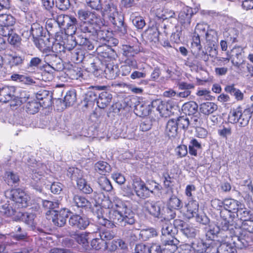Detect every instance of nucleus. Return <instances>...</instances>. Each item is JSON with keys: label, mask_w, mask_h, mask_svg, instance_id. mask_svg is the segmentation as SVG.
Masks as SVG:
<instances>
[{"label": "nucleus", "mask_w": 253, "mask_h": 253, "mask_svg": "<svg viewBox=\"0 0 253 253\" xmlns=\"http://www.w3.org/2000/svg\"><path fill=\"white\" fill-rule=\"evenodd\" d=\"M102 209H99L96 212V222L108 228H113L115 224L125 227L132 225L135 222L134 212L118 198H114V206L108 212L110 220L102 215Z\"/></svg>", "instance_id": "f257e3e1"}, {"label": "nucleus", "mask_w": 253, "mask_h": 253, "mask_svg": "<svg viewBox=\"0 0 253 253\" xmlns=\"http://www.w3.org/2000/svg\"><path fill=\"white\" fill-rule=\"evenodd\" d=\"M80 20L84 21L79 27V30L88 38L92 37L94 40H106V31L103 29V24L100 16L94 11L80 9L77 12Z\"/></svg>", "instance_id": "f03ea898"}, {"label": "nucleus", "mask_w": 253, "mask_h": 253, "mask_svg": "<svg viewBox=\"0 0 253 253\" xmlns=\"http://www.w3.org/2000/svg\"><path fill=\"white\" fill-rule=\"evenodd\" d=\"M101 11L102 16L112 23L117 24V20L120 18L117 5L112 0H105L102 4Z\"/></svg>", "instance_id": "7ed1b4c3"}, {"label": "nucleus", "mask_w": 253, "mask_h": 253, "mask_svg": "<svg viewBox=\"0 0 253 253\" xmlns=\"http://www.w3.org/2000/svg\"><path fill=\"white\" fill-rule=\"evenodd\" d=\"M67 175L72 180L77 181L78 188L84 193L89 194L93 191L85 179L82 178L83 173L80 169L74 167L69 168L67 170Z\"/></svg>", "instance_id": "20e7f679"}, {"label": "nucleus", "mask_w": 253, "mask_h": 253, "mask_svg": "<svg viewBox=\"0 0 253 253\" xmlns=\"http://www.w3.org/2000/svg\"><path fill=\"white\" fill-rule=\"evenodd\" d=\"M94 202V205L96 207V210L94 211V220L96 222L97 217L95 214L96 212L99 209H102V215L104 216L105 210L108 211V212L112 209L114 206V198L113 201L109 199L108 197L105 196L102 192H94L92 197Z\"/></svg>", "instance_id": "39448f33"}, {"label": "nucleus", "mask_w": 253, "mask_h": 253, "mask_svg": "<svg viewBox=\"0 0 253 253\" xmlns=\"http://www.w3.org/2000/svg\"><path fill=\"white\" fill-rule=\"evenodd\" d=\"M199 204L198 201L195 200H190L185 205V216L188 218L195 217L197 222L203 224H206L209 219L205 215H200L198 213Z\"/></svg>", "instance_id": "423d86ee"}, {"label": "nucleus", "mask_w": 253, "mask_h": 253, "mask_svg": "<svg viewBox=\"0 0 253 253\" xmlns=\"http://www.w3.org/2000/svg\"><path fill=\"white\" fill-rule=\"evenodd\" d=\"M4 195L6 198L19 204L22 208L26 207L30 200V197L20 188L7 190Z\"/></svg>", "instance_id": "0eeeda50"}, {"label": "nucleus", "mask_w": 253, "mask_h": 253, "mask_svg": "<svg viewBox=\"0 0 253 253\" xmlns=\"http://www.w3.org/2000/svg\"><path fill=\"white\" fill-rule=\"evenodd\" d=\"M45 166L39 163L34 164L31 166L30 169L32 171L31 178L38 184V189L40 191L42 190V187L47 184V180L43 170H44Z\"/></svg>", "instance_id": "6e6552de"}, {"label": "nucleus", "mask_w": 253, "mask_h": 253, "mask_svg": "<svg viewBox=\"0 0 253 253\" xmlns=\"http://www.w3.org/2000/svg\"><path fill=\"white\" fill-rule=\"evenodd\" d=\"M132 188L136 195L140 198L144 199L150 196L153 190L147 187L140 178L134 177L132 180Z\"/></svg>", "instance_id": "1a4fd4ad"}, {"label": "nucleus", "mask_w": 253, "mask_h": 253, "mask_svg": "<svg viewBox=\"0 0 253 253\" xmlns=\"http://www.w3.org/2000/svg\"><path fill=\"white\" fill-rule=\"evenodd\" d=\"M175 216V213H173L170 214V217H164V219L161 220L162 226V237L170 238V237H174L176 231L175 228L174 227V224L172 225L169 221L170 219H173Z\"/></svg>", "instance_id": "9d476101"}, {"label": "nucleus", "mask_w": 253, "mask_h": 253, "mask_svg": "<svg viewBox=\"0 0 253 253\" xmlns=\"http://www.w3.org/2000/svg\"><path fill=\"white\" fill-rule=\"evenodd\" d=\"M191 8L188 6L184 7L179 12L178 21L181 24V28L188 30L191 22V18L193 15Z\"/></svg>", "instance_id": "9b49d317"}, {"label": "nucleus", "mask_w": 253, "mask_h": 253, "mask_svg": "<svg viewBox=\"0 0 253 253\" xmlns=\"http://www.w3.org/2000/svg\"><path fill=\"white\" fill-rule=\"evenodd\" d=\"M49 212L51 218L48 217V218L49 220L51 219L55 225L62 227L65 225L66 219L69 216V211L68 209H64L60 211H49Z\"/></svg>", "instance_id": "f8f14e48"}, {"label": "nucleus", "mask_w": 253, "mask_h": 253, "mask_svg": "<svg viewBox=\"0 0 253 253\" xmlns=\"http://www.w3.org/2000/svg\"><path fill=\"white\" fill-rule=\"evenodd\" d=\"M90 234V233L89 232H84L78 233L72 231L69 233L70 236L75 240L84 251H90L89 243L88 242Z\"/></svg>", "instance_id": "ddd939ff"}, {"label": "nucleus", "mask_w": 253, "mask_h": 253, "mask_svg": "<svg viewBox=\"0 0 253 253\" xmlns=\"http://www.w3.org/2000/svg\"><path fill=\"white\" fill-rule=\"evenodd\" d=\"M69 224L74 229H85L89 225L87 218L77 214H73L69 219Z\"/></svg>", "instance_id": "4468645a"}, {"label": "nucleus", "mask_w": 253, "mask_h": 253, "mask_svg": "<svg viewBox=\"0 0 253 253\" xmlns=\"http://www.w3.org/2000/svg\"><path fill=\"white\" fill-rule=\"evenodd\" d=\"M173 224H174L175 226L177 227L178 229H180L187 237H194L197 234V230L195 228L181 220H175Z\"/></svg>", "instance_id": "2eb2a0df"}, {"label": "nucleus", "mask_w": 253, "mask_h": 253, "mask_svg": "<svg viewBox=\"0 0 253 253\" xmlns=\"http://www.w3.org/2000/svg\"><path fill=\"white\" fill-rule=\"evenodd\" d=\"M144 209L155 217H163L161 208L158 203L147 201L144 204Z\"/></svg>", "instance_id": "dca6fc26"}, {"label": "nucleus", "mask_w": 253, "mask_h": 253, "mask_svg": "<svg viewBox=\"0 0 253 253\" xmlns=\"http://www.w3.org/2000/svg\"><path fill=\"white\" fill-rule=\"evenodd\" d=\"M253 219V211L245 207V205L238 203V223L243 224Z\"/></svg>", "instance_id": "f3484780"}, {"label": "nucleus", "mask_w": 253, "mask_h": 253, "mask_svg": "<svg viewBox=\"0 0 253 253\" xmlns=\"http://www.w3.org/2000/svg\"><path fill=\"white\" fill-rule=\"evenodd\" d=\"M80 23L78 24L76 18L72 16L67 22L66 28L65 29L66 34L70 36L76 34H79L80 33L84 34L79 30V27L84 22V21L82 20H80Z\"/></svg>", "instance_id": "a211bd4d"}, {"label": "nucleus", "mask_w": 253, "mask_h": 253, "mask_svg": "<svg viewBox=\"0 0 253 253\" xmlns=\"http://www.w3.org/2000/svg\"><path fill=\"white\" fill-rule=\"evenodd\" d=\"M163 246V253H173L177 249L178 241L174 237L167 239L163 237L161 239Z\"/></svg>", "instance_id": "6ab92c4d"}, {"label": "nucleus", "mask_w": 253, "mask_h": 253, "mask_svg": "<svg viewBox=\"0 0 253 253\" xmlns=\"http://www.w3.org/2000/svg\"><path fill=\"white\" fill-rule=\"evenodd\" d=\"M35 217V215L33 213H29L28 212L23 213L19 212L16 215L13 217V219L15 221L21 220L26 224L33 228L36 226Z\"/></svg>", "instance_id": "aec40b11"}, {"label": "nucleus", "mask_w": 253, "mask_h": 253, "mask_svg": "<svg viewBox=\"0 0 253 253\" xmlns=\"http://www.w3.org/2000/svg\"><path fill=\"white\" fill-rule=\"evenodd\" d=\"M15 87L12 86H5L0 88V101L7 102L14 98Z\"/></svg>", "instance_id": "412c9836"}, {"label": "nucleus", "mask_w": 253, "mask_h": 253, "mask_svg": "<svg viewBox=\"0 0 253 253\" xmlns=\"http://www.w3.org/2000/svg\"><path fill=\"white\" fill-rule=\"evenodd\" d=\"M112 99V94L107 91H103L98 95L97 104L99 108L104 109L110 104Z\"/></svg>", "instance_id": "4be33fe9"}, {"label": "nucleus", "mask_w": 253, "mask_h": 253, "mask_svg": "<svg viewBox=\"0 0 253 253\" xmlns=\"http://www.w3.org/2000/svg\"><path fill=\"white\" fill-rule=\"evenodd\" d=\"M238 74L249 78L253 75V66L248 62L243 60L238 64Z\"/></svg>", "instance_id": "5701e85b"}, {"label": "nucleus", "mask_w": 253, "mask_h": 253, "mask_svg": "<svg viewBox=\"0 0 253 253\" xmlns=\"http://www.w3.org/2000/svg\"><path fill=\"white\" fill-rule=\"evenodd\" d=\"M253 242L252 238L250 236L249 233L246 232H239V235H238V249L246 248L249 246L252 245Z\"/></svg>", "instance_id": "b1692460"}, {"label": "nucleus", "mask_w": 253, "mask_h": 253, "mask_svg": "<svg viewBox=\"0 0 253 253\" xmlns=\"http://www.w3.org/2000/svg\"><path fill=\"white\" fill-rule=\"evenodd\" d=\"M38 103L41 104L42 107H47L51 104V96L49 95V92L46 90L40 91L36 95Z\"/></svg>", "instance_id": "393cba45"}, {"label": "nucleus", "mask_w": 253, "mask_h": 253, "mask_svg": "<svg viewBox=\"0 0 253 253\" xmlns=\"http://www.w3.org/2000/svg\"><path fill=\"white\" fill-rule=\"evenodd\" d=\"M136 126L134 124H130V125L126 126L125 131H123L120 133V136L124 138L128 139H137L138 136L135 134L136 130Z\"/></svg>", "instance_id": "a878e982"}, {"label": "nucleus", "mask_w": 253, "mask_h": 253, "mask_svg": "<svg viewBox=\"0 0 253 253\" xmlns=\"http://www.w3.org/2000/svg\"><path fill=\"white\" fill-rule=\"evenodd\" d=\"M232 242L223 243L219 246V250L221 251L220 253H236L237 246L235 240H233V238H236V236H232Z\"/></svg>", "instance_id": "bb28decb"}, {"label": "nucleus", "mask_w": 253, "mask_h": 253, "mask_svg": "<svg viewBox=\"0 0 253 253\" xmlns=\"http://www.w3.org/2000/svg\"><path fill=\"white\" fill-rule=\"evenodd\" d=\"M154 5L151 8V11L159 19L163 18L165 8L163 7V2L162 0H155L154 2Z\"/></svg>", "instance_id": "cd10ccee"}, {"label": "nucleus", "mask_w": 253, "mask_h": 253, "mask_svg": "<svg viewBox=\"0 0 253 253\" xmlns=\"http://www.w3.org/2000/svg\"><path fill=\"white\" fill-rule=\"evenodd\" d=\"M217 109V105L214 103L211 102L202 103L200 106V112L206 115L212 114L216 111Z\"/></svg>", "instance_id": "c85d7f7f"}, {"label": "nucleus", "mask_w": 253, "mask_h": 253, "mask_svg": "<svg viewBox=\"0 0 253 253\" xmlns=\"http://www.w3.org/2000/svg\"><path fill=\"white\" fill-rule=\"evenodd\" d=\"M118 67L111 63L107 64L104 70L106 78L110 80L115 79L118 76Z\"/></svg>", "instance_id": "c756f323"}, {"label": "nucleus", "mask_w": 253, "mask_h": 253, "mask_svg": "<svg viewBox=\"0 0 253 253\" xmlns=\"http://www.w3.org/2000/svg\"><path fill=\"white\" fill-rule=\"evenodd\" d=\"M73 204L79 208H90L91 204L85 197L80 195H75L73 198Z\"/></svg>", "instance_id": "7c9ffc66"}, {"label": "nucleus", "mask_w": 253, "mask_h": 253, "mask_svg": "<svg viewBox=\"0 0 253 253\" xmlns=\"http://www.w3.org/2000/svg\"><path fill=\"white\" fill-rule=\"evenodd\" d=\"M198 106L194 101L185 103L182 107L183 112L186 115H192L197 111Z\"/></svg>", "instance_id": "2f4dec72"}, {"label": "nucleus", "mask_w": 253, "mask_h": 253, "mask_svg": "<svg viewBox=\"0 0 253 253\" xmlns=\"http://www.w3.org/2000/svg\"><path fill=\"white\" fill-rule=\"evenodd\" d=\"M178 126L175 119H170L167 123L166 131L169 137H174L178 129Z\"/></svg>", "instance_id": "473e14b6"}, {"label": "nucleus", "mask_w": 253, "mask_h": 253, "mask_svg": "<svg viewBox=\"0 0 253 253\" xmlns=\"http://www.w3.org/2000/svg\"><path fill=\"white\" fill-rule=\"evenodd\" d=\"M123 54L125 57H134L140 50L137 45H123Z\"/></svg>", "instance_id": "72a5a7b5"}, {"label": "nucleus", "mask_w": 253, "mask_h": 253, "mask_svg": "<svg viewBox=\"0 0 253 253\" xmlns=\"http://www.w3.org/2000/svg\"><path fill=\"white\" fill-rule=\"evenodd\" d=\"M252 113L251 108L246 109L243 113H241L238 118V123L240 124L241 126L244 127L248 125L251 117Z\"/></svg>", "instance_id": "f704fd0d"}, {"label": "nucleus", "mask_w": 253, "mask_h": 253, "mask_svg": "<svg viewBox=\"0 0 253 253\" xmlns=\"http://www.w3.org/2000/svg\"><path fill=\"white\" fill-rule=\"evenodd\" d=\"M148 105L143 102H139L135 105L134 112L137 116H147L149 114Z\"/></svg>", "instance_id": "c9c22d12"}, {"label": "nucleus", "mask_w": 253, "mask_h": 253, "mask_svg": "<svg viewBox=\"0 0 253 253\" xmlns=\"http://www.w3.org/2000/svg\"><path fill=\"white\" fill-rule=\"evenodd\" d=\"M51 19H53L55 22H57L59 27H61L64 25L65 22H68L70 18L72 17L71 16H68L67 15L60 14L57 15L56 13L53 11L50 12Z\"/></svg>", "instance_id": "e433bc0d"}, {"label": "nucleus", "mask_w": 253, "mask_h": 253, "mask_svg": "<svg viewBox=\"0 0 253 253\" xmlns=\"http://www.w3.org/2000/svg\"><path fill=\"white\" fill-rule=\"evenodd\" d=\"M15 23V19L11 14H0V25L12 27Z\"/></svg>", "instance_id": "4c0bfd02"}, {"label": "nucleus", "mask_w": 253, "mask_h": 253, "mask_svg": "<svg viewBox=\"0 0 253 253\" xmlns=\"http://www.w3.org/2000/svg\"><path fill=\"white\" fill-rule=\"evenodd\" d=\"M95 171L100 174L105 175L106 173L111 171L110 166L103 161L98 162L94 166Z\"/></svg>", "instance_id": "58836bf2"}, {"label": "nucleus", "mask_w": 253, "mask_h": 253, "mask_svg": "<svg viewBox=\"0 0 253 253\" xmlns=\"http://www.w3.org/2000/svg\"><path fill=\"white\" fill-rule=\"evenodd\" d=\"M189 153L191 155L196 156L197 151L202 149V145L196 139L192 138L188 146Z\"/></svg>", "instance_id": "ea45409f"}, {"label": "nucleus", "mask_w": 253, "mask_h": 253, "mask_svg": "<svg viewBox=\"0 0 253 253\" xmlns=\"http://www.w3.org/2000/svg\"><path fill=\"white\" fill-rule=\"evenodd\" d=\"M90 251L93 249L96 250H99L101 249H106L107 248V243L99 238L93 239L90 244H89Z\"/></svg>", "instance_id": "a19ab883"}, {"label": "nucleus", "mask_w": 253, "mask_h": 253, "mask_svg": "<svg viewBox=\"0 0 253 253\" xmlns=\"http://www.w3.org/2000/svg\"><path fill=\"white\" fill-rule=\"evenodd\" d=\"M139 235L142 240H147L150 238L157 236V232L156 229L153 228H146L140 230Z\"/></svg>", "instance_id": "79ce46f5"}, {"label": "nucleus", "mask_w": 253, "mask_h": 253, "mask_svg": "<svg viewBox=\"0 0 253 253\" xmlns=\"http://www.w3.org/2000/svg\"><path fill=\"white\" fill-rule=\"evenodd\" d=\"M0 212L5 217H11L16 213V211L7 203L0 207Z\"/></svg>", "instance_id": "37998d69"}, {"label": "nucleus", "mask_w": 253, "mask_h": 253, "mask_svg": "<svg viewBox=\"0 0 253 253\" xmlns=\"http://www.w3.org/2000/svg\"><path fill=\"white\" fill-rule=\"evenodd\" d=\"M42 27L38 23H35L31 25L30 29V35L34 39H38L42 36Z\"/></svg>", "instance_id": "c03bdc74"}, {"label": "nucleus", "mask_w": 253, "mask_h": 253, "mask_svg": "<svg viewBox=\"0 0 253 253\" xmlns=\"http://www.w3.org/2000/svg\"><path fill=\"white\" fill-rule=\"evenodd\" d=\"M168 208L170 209L179 210L182 207L181 201L175 196H172L168 203Z\"/></svg>", "instance_id": "a18cd8bd"}, {"label": "nucleus", "mask_w": 253, "mask_h": 253, "mask_svg": "<svg viewBox=\"0 0 253 253\" xmlns=\"http://www.w3.org/2000/svg\"><path fill=\"white\" fill-rule=\"evenodd\" d=\"M194 253H203L206 252L207 245L202 240H196L192 244Z\"/></svg>", "instance_id": "49530a36"}, {"label": "nucleus", "mask_w": 253, "mask_h": 253, "mask_svg": "<svg viewBox=\"0 0 253 253\" xmlns=\"http://www.w3.org/2000/svg\"><path fill=\"white\" fill-rule=\"evenodd\" d=\"M41 104L37 101L32 100L28 102L26 105V110L29 114H34L39 111Z\"/></svg>", "instance_id": "de8ad7c7"}, {"label": "nucleus", "mask_w": 253, "mask_h": 253, "mask_svg": "<svg viewBox=\"0 0 253 253\" xmlns=\"http://www.w3.org/2000/svg\"><path fill=\"white\" fill-rule=\"evenodd\" d=\"M225 208L229 212L235 213L237 215V202L236 201L228 199L224 202Z\"/></svg>", "instance_id": "09e8293b"}, {"label": "nucleus", "mask_w": 253, "mask_h": 253, "mask_svg": "<svg viewBox=\"0 0 253 253\" xmlns=\"http://www.w3.org/2000/svg\"><path fill=\"white\" fill-rule=\"evenodd\" d=\"M85 37L81 35L77 40L80 45L84 46L85 49L91 50L94 48V45L92 42L88 39V36L85 34Z\"/></svg>", "instance_id": "8fccbe9b"}, {"label": "nucleus", "mask_w": 253, "mask_h": 253, "mask_svg": "<svg viewBox=\"0 0 253 253\" xmlns=\"http://www.w3.org/2000/svg\"><path fill=\"white\" fill-rule=\"evenodd\" d=\"M76 93L74 90L68 91L64 97V102L66 106L73 105L76 101Z\"/></svg>", "instance_id": "3c124183"}, {"label": "nucleus", "mask_w": 253, "mask_h": 253, "mask_svg": "<svg viewBox=\"0 0 253 253\" xmlns=\"http://www.w3.org/2000/svg\"><path fill=\"white\" fill-rule=\"evenodd\" d=\"M208 26L204 23H198L195 28V34H199L201 36H204L206 39H208L209 37L208 32L207 29Z\"/></svg>", "instance_id": "603ef678"}, {"label": "nucleus", "mask_w": 253, "mask_h": 253, "mask_svg": "<svg viewBox=\"0 0 253 253\" xmlns=\"http://www.w3.org/2000/svg\"><path fill=\"white\" fill-rule=\"evenodd\" d=\"M98 183L101 189L106 191H110L113 187L110 181L105 176L100 177L98 180Z\"/></svg>", "instance_id": "864d4df0"}, {"label": "nucleus", "mask_w": 253, "mask_h": 253, "mask_svg": "<svg viewBox=\"0 0 253 253\" xmlns=\"http://www.w3.org/2000/svg\"><path fill=\"white\" fill-rule=\"evenodd\" d=\"M5 180L8 185H12L19 180V176L12 171H7L5 174Z\"/></svg>", "instance_id": "5fc2aeb1"}, {"label": "nucleus", "mask_w": 253, "mask_h": 253, "mask_svg": "<svg viewBox=\"0 0 253 253\" xmlns=\"http://www.w3.org/2000/svg\"><path fill=\"white\" fill-rule=\"evenodd\" d=\"M9 43L14 46H19L21 43V38L12 31L7 37Z\"/></svg>", "instance_id": "6e6d98bb"}, {"label": "nucleus", "mask_w": 253, "mask_h": 253, "mask_svg": "<svg viewBox=\"0 0 253 253\" xmlns=\"http://www.w3.org/2000/svg\"><path fill=\"white\" fill-rule=\"evenodd\" d=\"M218 227L215 224L209 225V229L206 233V236L210 240H213L214 237L219 232Z\"/></svg>", "instance_id": "4d7b16f0"}, {"label": "nucleus", "mask_w": 253, "mask_h": 253, "mask_svg": "<svg viewBox=\"0 0 253 253\" xmlns=\"http://www.w3.org/2000/svg\"><path fill=\"white\" fill-rule=\"evenodd\" d=\"M148 38L149 40L154 42L159 41V32L157 28H153L148 30Z\"/></svg>", "instance_id": "13d9d810"}, {"label": "nucleus", "mask_w": 253, "mask_h": 253, "mask_svg": "<svg viewBox=\"0 0 253 253\" xmlns=\"http://www.w3.org/2000/svg\"><path fill=\"white\" fill-rule=\"evenodd\" d=\"M175 121H176L178 127L183 129H187L190 125L189 119L186 117H180Z\"/></svg>", "instance_id": "bf43d9fd"}, {"label": "nucleus", "mask_w": 253, "mask_h": 253, "mask_svg": "<svg viewBox=\"0 0 253 253\" xmlns=\"http://www.w3.org/2000/svg\"><path fill=\"white\" fill-rule=\"evenodd\" d=\"M158 105L157 110L159 112L160 114L162 115H167L169 111L168 109V104L167 103H164L162 101H156Z\"/></svg>", "instance_id": "052dcab7"}, {"label": "nucleus", "mask_w": 253, "mask_h": 253, "mask_svg": "<svg viewBox=\"0 0 253 253\" xmlns=\"http://www.w3.org/2000/svg\"><path fill=\"white\" fill-rule=\"evenodd\" d=\"M43 207L46 210H48L46 214L50 215V211H52L53 209L58 207V204L57 202H53L48 200H43L42 202Z\"/></svg>", "instance_id": "680f3d73"}, {"label": "nucleus", "mask_w": 253, "mask_h": 253, "mask_svg": "<svg viewBox=\"0 0 253 253\" xmlns=\"http://www.w3.org/2000/svg\"><path fill=\"white\" fill-rule=\"evenodd\" d=\"M50 182L47 181V184L45 185L50 187L51 191L54 194H59L62 189V184L60 183L54 182L52 184H50Z\"/></svg>", "instance_id": "e2e57ef3"}, {"label": "nucleus", "mask_w": 253, "mask_h": 253, "mask_svg": "<svg viewBox=\"0 0 253 253\" xmlns=\"http://www.w3.org/2000/svg\"><path fill=\"white\" fill-rule=\"evenodd\" d=\"M24 58L23 57L18 55H13L10 56L9 62L11 66H16L22 64Z\"/></svg>", "instance_id": "0e129e2a"}, {"label": "nucleus", "mask_w": 253, "mask_h": 253, "mask_svg": "<svg viewBox=\"0 0 253 253\" xmlns=\"http://www.w3.org/2000/svg\"><path fill=\"white\" fill-rule=\"evenodd\" d=\"M238 227L241 229H242L248 232V233L253 234V219H250L246 222H244L243 224L238 223Z\"/></svg>", "instance_id": "69168bd1"}, {"label": "nucleus", "mask_w": 253, "mask_h": 253, "mask_svg": "<svg viewBox=\"0 0 253 253\" xmlns=\"http://www.w3.org/2000/svg\"><path fill=\"white\" fill-rule=\"evenodd\" d=\"M112 244L113 245L112 250H116L117 248H120L123 250H125L127 248V244L121 239L113 240Z\"/></svg>", "instance_id": "338daca9"}, {"label": "nucleus", "mask_w": 253, "mask_h": 253, "mask_svg": "<svg viewBox=\"0 0 253 253\" xmlns=\"http://www.w3.org/2000/svg\"><path fill=\"white\" fill-rule=\"evenodd\" d=\"M149 245L143 244L136 245L134 253H150Z\"/></svg>", "instance_id": "774afa93"}]
</instances>
